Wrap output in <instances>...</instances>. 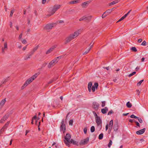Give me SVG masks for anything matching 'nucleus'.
I'll list each match as a JSON object with an SVG mask.
<instances>
[{"label": "nucleus", "instance_id": "nucleus-1", "mask_svg": "<svg viewBox=\"0 0 148 148\" xmlns=\"http://www.w3.org/2000/svg\"><path fill=\"white\" fill-rule=\"evenodd\" d=\"M80 30H78L74 33L69 35L65 39V41L64 42L65 44H66L69 42L71 40L76 38L80 34Z\"/></svg>", "mask_w": 148, "mask_h": 148}, {"label": "nucleus", "instance_id": "nucleus-2", "mask_svg": "<svg viewBox=\"0 0 148 148\" xmlns=\"http://www.w3.org/2000/svg\"><path fill=\"white\" fill-rule=\"evenodd\" d=\"M80 30H78L74 33L69 35L65 39V41L64 42L65 44H66L69 42L71 40L76 38L80 34Z\"/></svg>", "mask_w": 148, "mask_h": 148}, {"label": "nucleus", "instance_id": "nucleus-3", "mask_svg": "<svg viewBox=\"0 0 148 148\" xmlns=\"http://www.w3.org/2000/svg\"><path fill=\"white\" fill-rule=\"evenodd\" d=\"M40 74V72H38L35 73L31 77L28 79L25 83L21 87V89H23L28 84L32 82Z\"/></svg>", "mask_w": 148, "mask_h": 148}, {"label": "nucleus", "instance_id": "nucleus-4", "mask_svg": "<svg viewBox=\"0 0 148 148\" xmlns=\"http://www.w3.org/2000/svg\"><path fill=\"white\" fill-rule=\"evenodd\" d=\"M71 138V136L69 133H66V136H64V142L66 145L70 147L71 145L69 144V142L70 141V139Z\"/></svg>", "mask_w": 148, "mask_h": 148}, {"label": "nucleus", "instance_id": "nucleus-5", "mask_svg": "<svg viewBox=\"0 0 148 148\" xmlns=\"http://www.w3.org/2000/svg\"><path fill=\"white\" fill-rule=\"evenodd\" d=\"M62 58V56L58 57L53 60H52L49 64L48 66L49 68H50L56 64L59 60Z\"/></svg>", "mask_w": 148, "mask_h": 148}, {"label": "nucleus", "instance_id": "nucleus-6", "mask_svg": "<svg viewBox=\"0 0 148 148\" xmlns=\"http://www.w3.org/2000/svg\"><path fill=\"white\" fill-rule=\"evenodd\" d=\"M100 106V104L97 102H94L92 105V108L96 111H97Z\"/></svg>", "mask_w": 148, "mask_h": 148}, {"label": "nucleus", "instance_id": "nucleus-7", "mask_svg": "<svg viewBox=\"0 0 148 148\" xmlns=\"http://www.w3.org/2000/svg\"><path fill=\"white\" fill-rule=\"evenodd\" d=\"M64 119H63L61 123V125L60 126V130L61 131L62 130L63 133H65L66 130V126L64 124Z\"/></svg>", "mask_w": 148, "mask_h": 148}, {"label": "nucleus", "instance_id": "nucleus-8", "mask_svg": "<svg viewBox=\"0 0 148 148\" xmlns=\"http://www.w3.org/2000/svg\"><path fill=\"white\" fill-rule=\"evenodd\" d=\"M95 120L98 126H99L101 129L102 127V121L100 117L99 116L95 118Z\"/></svg>", "mask_w": 148, "mask_h": 148}, {"label": "nucleus", "instance_id": "nucleus-9", "mask_svg": "<svg viewBox=\"0 0 148 148\" xmlns=\"http://www.w3.org/2000/svg\"><path fill=\"white\" fill-rule=\"evenodd\" d=\"M55 25H56V23H51L47 24V32H49V30L51 29Z\"/></svg>", "mask_w": 148, "mask_h": 148}, {"label": "nucleus", "instance_id": "nucleus-10", "mask_svg": "<svg viewBox=\"0 0 148 148\" xmlns=\"http://www.w3.org/2000/svg\"><path fill=\"white\" fill-rule=\"evenodd\" d=\"M61 7L60 5H55L53 7L51 11L52 12V14H53L57 10L59 9Z\"/></svg>", "mask_w": 148, "mask_h": 148}, {"label": "nucleus", "instance_id": "nucleus-11", "mask_svg": "<svg viewBox=\"0 0 148 148\" xmlns=\"http://www.w3.org/2000/svg\"><path fill=\"white\" fill-rule=\"evenodd\" d=\"M89 141V138H86L82 140L79 143L80 145H83L87 144Z\"/></svg>", "mask_w": 148, "mask_h": 148}, {"label": "nucleus", "instance_id": "nucleus-12", "mask_svg": "<svg viewBox=\"0 0 148 148\" xmlns=\"http://www.w3.org/2000/svg\"><path fill=\"white\" fill-rule=\"evenodd\" d=\"M9 116V114H8L7 115L6 114L4 115L3 117L1 119L0 121V123H3L8 118Z\"/></svg>", "mask_w": 148, "mask_h": 148}, {"label": "nucleus", "instance_id": "nucleus-13", "mask_svg": "<svg viewBox=\"0 0 148 148\" xmlns=\"http://www.w3.org/2000/svg\"><path fill=\"white\" fill-rule=\"evenodd\" d=\"M98 86V84L97 83H95L94 84V86H93L92 87V91L93 92L95 91V88L96 89H97Z\"/></svg>", "mask_w": 148, "mask_h": 148}, {"label": "nucleus", "instance_id": "nucleus-14", "mask_svg": "<svg viewBox=\"0 0 148 148\" xmlns=\"http://www.w3.org/2000/svg\"><path fill=\"white\" fill-rule=\"evenodd\" d=\"M145 128H144L141 130L137 131L136 133L138 135L141 134H143L145 132Z\"/></svg>", "mask_w": 148, "mask_h": 148}, {"label": "nucleus", "instance_id": "nucleus-15", "mask_svg": "<svg viewBox=\"0 0 148 148\" xmlns=\"http://www.w3.org/2000/svg\"><path fill=\"white\" fill-rule=\"evenodd\" d=\"M72 143L73 145H76L77 146L79 145L78 142L74 140L73 139H71L69 142V144Z\"/></svg>", "mask_w": 148, "mask_h": 148}, {"label": "nucleus", "instance_id": "nucleus-16", "mask_svg": "<svg viewBox=\"0 0 148 148\" xmlns=\"http://www.w3.org/2000/svg\"><path fill=\"white\" fill-rule=\"evenodd\" d=\"M90 2L89 1H86L84 2H83L82 3V6L83 8H85L88 5V4Z\"/></svg>", "mask_w": 148, "mask_h": 148}, {"label": "nucleus", "instance_id": "nucleus-17", "mask_svg": "<svg viewBox=\"0 0 148 148\" xmlns=\"http://www.w3.org/2000/svg\"><path fill=\"white\" fill-rule=\"evenodd\" d=\"M56 48V47L55 46H53L51 47L49 50L47 51V54L51 53Z\"/></svg>", "mask_w": 148, "mask_h": 148}, {"label": "nucleus", "instance_id": "nucleus-18", "mask_svg": "<svg viewBox=\"0 0 148 148\" xmlns=\"http://www.w3.org/2000/svg\"><path fill=\"white\" fill-rule=\"evenodd\" d=\"M108 111V108L107 107H105L104 108L101 109V112L103 114L106 113Z\"/></svg>", "mask_w": 148, "mask_h": 148}, {"label": "nucleus", "instance_id": "nucleus-19", "mask_svg": "<svg viewBox=\"0 0 148 148\" xmlns=\"http://www.w3.org/2000/svg\"><path fill=\"white\" fill-rule=\"evenodd\" d=\"M8 49V47L7 45V43L6 42L4 43V48H2V53H4L5 52L4 49Z\"/></svg>", "mask_w": 148, "mask_h": 148}, {"label": "nucleus", "instance_id": "nucleus-20", "mask_svg": "<svg viewBox=\"0 0 148 148\" xmlns=\"http://www.w3.org/2000/svg\"><path fill=\"white\" fill-rule=\"evenodd\" d=\"M5 98L3 99L0 102V108H1L5 102Z\"/></svg>", "mask_w": 148, "mask_h": 148}, {"label": "nucleus", "instance_id": "nucleus-21", "mask_svg": "<svg viewBox=\"0 0 148 148\" xmlns=\"http://www.w3.org/2000/svg\"><path fill=\"white\" fill-rule=\"evenodd\" d=\"M92 82H90L88 83V89L89 92H90L91 91V87L92 86Z\"/></svg>", "mask_w": 148, "mask_h": 148}, {"label": "nucleus", "instance_id": "nucleus-22", "mask_svg": "<svg viewBox=\"0 0 148 148\" xmlns=\"http://www.w3.org/2000/svg\"><path fill=\"white\" fill-rule=\"evenodd\" d=\"M113 121L112 120H111V121H110V123H109V130H111V129H112V128L113 126Z\"/></svg>", "mask_w": 148, "mask_h": 148}, {"label": "nucleus", "instance_id": "nucleus-23", "mask_svg": "<svg viewBox=\"0 0 148 148\" xmlns=\"http://www.w3.org/2000/svg\"><path fill=\"white\" fill-rule=\"evenodd\" d=\"M92 16H89L86 17L85 16V20L86 21H90L91 20V18H92Z\"/></svg>", "mask_w": 148, "mask_h": 148}, {"label": "nucleus", "instance_id": "nucleus-24", "mask_svg": "<svg viewBox=\"0 0 148 148\" xmlns=\"http://www.w3.org/2000/svg\"><path fill=\"white\" fill-rule=\"evenodd\" d=\"M47 106L48 108H49V109H51L52 108H55L56 107V106L54 105H52V106L51 104H50V103H48V104L47 105Z\"/></svg>", "mask_w": 148, "mask_h": 148}, {"label": "nucleus", "instance_id": "nucleus-25", "mask_svg": "<svg viewBox=\"0 0 148 148\" xmlns=\"http://www.w3.org/2000/svg\"><path fill=\"white\" fill-rule=\"evenodd\" d=\"M118 128V124L114 125L113 129L114 131H116L117 130Z\"/></svg>", "mask_w": 148, "mask_h": 148}, {"label": "nucleus", "instance_id": "nucleus-26", "mask_svg": "<svg viewBox=\"0 0 148 148\" xmlns=\"http://www.w3.org/2000/svg\"><path fill=\"white\" fill-rule=\"evenodd\" d=\"M79 0H75L74 1H72L70 2V3L71 4H74L75 3H77L79 2Z\"/></svg>", "mask_w": 148, "mask_h": 148}, {"label": "nucleus", "instance_id": "nucleus-27", "mask_svg": "<svg viewBox=\"0 0 148 148\" xmlns=\"http://www.w3.org/2000/svg\"><path fill=\"white\" fill-rule=\"evenodd\" d=\"M119 1V0H115L114 1H113L112 2L110 3L109 4V5H113L114 4L118 2Z\"/></svg>", "mask_w": 148, "mask_h": 148}, {"label": "nucleus", "instance_id": "nucleus-28", "mask_svg": "<svg viewBox=\"0 0 148 148\" xmlns=\"http://www.w3.org/2000/svg\"><path fill=\"white\" fill-rule=\"evenodd\" d=\"M126 105L127 106L128 108H130L132 106V104L130 103L129 101L127 102Z\"/></svg>", "mask_w": 148, "mask_h": 148}, {"label": "nucleus", "instance_id": "nucleus-29", "mask_svg": "<svg viewBox=\"0 0 148 148\" xmlns=\"http://www.w3.org/2000/svg\"><path fill=\"white\" fill-rule=\"evenodd\" d=\"M54 104H56V107H60V105L58 101H56L55 102H54Z\"/></svg>", "mask_w": 148, "mask_h": 148}, {"label": "nucleus", "instance_id": "nucleus-30", "mask_svg": "<svg viewBox=\"0 0 148 148\" xmlns=\"http://www.w3.org/2000/svg\"><path fill=\"white\" fill-rule=\"evenodd\" d=\"M10 123V121L8 122L3 127V129H6L8 126L9 123Z\"/></svg>", "mask_w": 148, "mask_h": 148}, {"label": "nucleus", "instance_id": "nucleus-31", "mask_svg": "<svg viewBox=\"0 0 148 148\" xmlns=\"http://www.w3.org/2000/svg\"><path fill=\"white\" fill-rule=\"evenodd\" d=\"M126 17L124 15L123 16H122L121 18H120L117 22V23L123 20Z\"/></svg>", "mask_w": 148, "mask_h": 148}, {"label": "nucleus", "instance_id": "nucleus-32", "mask_svg": "<svg viewBox=\"0 0 148 148\" xmlns=\"http://www.w3.org/2000/svg\"><path fill=\"white\" fill-rule=\"evenodd\" d=\"M95 131V127L94 126H92L90 129V131L91 132H94Z\"/></svg>", "mask_w": 148, "mask_h": 148}, {"label": "nucleus", "instance_id": "nucleus-33", "mask_svg": "<svg viewBox=\"0 0 148 148\" xmlns=\"http://www.w3.org/2000/svg\"><path fill=\"white\" fill-rule=\"evenodd\" d=\"M103 137V133H101L99 134V139H101Z\"/></svg>", "mask_w": 148, "mask_h": 148}, {"label": "nucleus", "instance_id": "nucleus-34", "mask_svg": "<svg viewBox=\"0 0 148 148\" xmlns=\"http://www.w3.org/2000/svg\"><path fill=\"white\" fill-rule=\"evenodd\" d=\"M131 50L135 52L137 51V50L135 47H132L131 48Z\"/></svg>", "mask_w": 148, "mask_h": 148}, {"label": "nucleus", "instance_id": "nucleus-35", "mask_svg": "<svg viewBox=\"0 0 148 148\" xmlns=\"http://www.w3.org/2000/svg\"><path fill=\"white\" fill-rule=\"evenodd\" d=\"M15 11V10L14 9H13L11 11L10 16V17H12V16L14 12V11Z\"/></svg>", "mask_w": 148, "mask_h": 148}, {"label": "nucleus", "instance_id": "nucleus-36", "mask_svg": "<svg viewBox=\"0 0 148 148\" xmlns=\"http://www.w3.org/2000/svg\"><path fill=\"white\" fill-rule=\"evenodd\" d=\"M9 77H8V78H7L6 79H5L3 81H2L1 82V83L2 84H5L6 82H7L8 80V78Z\"/></svg>", "mask_w": 148, "mask_h": 148}, {"label": "nucleus", "instance_id": "nucleus-37", "mask_svg": "<svg viewBox=\"0 0 148 148\" xmlns=\"http://www.w3.org/2000/svg\"><path fill=\"white\" fill-rule=\"evenodd\" d=\"M144 80L143 79L140 81L138 83H137V86H140L141 85V83H142V82Z\"/></svg>", "mask_w": 148, "mask_h": 148}, {"label": "nucleus", "instance_id": "nucleus-38", "mask_svg": "<svg viewBox=\"0 0 148 148\" xmlns=\"http://www.w3.org/2000/svg\"><path fill=\"white\" fill-rule=\"evenodd\" d=\"M38 47H39V46H38V45L36 47H35L33 49V50H32V51L34 52L38 49Z\"/></svg>", "mask_w": 148, "mask_h": 148}, {"label": "nucleus", "instance_id": "nucleus-39", "mask_svg": "<svg viewBox=\"0 0 148 148\" xmlns=\"http://www.w3.org/2000/svg\"><path fill=\"white\" fill-rule=\"evenodd\" d=\"M90 50V48H89L83 53V55H84L87 54V53H88V52Z\"/></svg>", "mask_w": 148, "mask_h": 148}, {"label": "nucleus", "instance_id": "nucleus-40", "mask_svg": "<svg viewBox=\"0 0 148 148\" xmlns=\"http://www.w3.org/2000/svg\"><path fill=\"white\" fill-rule=\"evenodd\" d=\"M112 143V141L111 140H110L109 142L108 145V147H110Z\"/></svg>", "mask_w": 148, "mask_h": 148}, {"label": "nucleus", "instance_id": "nucleus-41", "mask_svg": "<svg viewBox=\"0 0 148 148\" xmlns=\"http://www.w3.org/2000/svg\"><path fill=\"white\" fill-rule=\"evenodd\" d=\"M112 11V9H108L105 12L106 13H107L108 14L110 13Z\"/></svg>", "mask_w": 148, "mask_h": 148}, {"label": "nucleus", "instance_id": "nucleus-42", "mask_svg": "<svg viewBox=\"0 0 148 148\" xmlns=\"http://www.w3.org/2000/svg\"><path fill=\"white\" fill-rule=\"evenodd\" d=\"M130 117L131 118H134V119H137V118H138V117L135 116L134 114H132V115H131L130 116Z\"/></svg>", "mask_w": 148, "mask_h": 148}, {"label": "nucleus", "instance_id": "nucleus-43", "mask_svg": "<svg viewBox=\"0 0 148 148\" xmlns=\"http://www.w3.org/2000/svg\"><path fill=\"white\" fill-rule=\"evenodd\" d=\"M136 72H133L132 73H131L130 74H129L128 75V76L129 77H130L132 76H133V75H134V74H136Z\"/></svg>", "mask_w": 148, "mask_h": 148}, {"label": "nucleus", "instance_id": "nucleus-44", "mask_svg": "<svg viewBox=\"0 0 148 148\" xmlns=\"http://www.w3.org/2000/svg\"><path fill=\"white\" fill-rule=\"evenodd\" d=\"M34 53V52L32 50L28 54L30 57Z\"/></svg>", "mask_w": 148, "mask_h": 148}, {"label": "nucleus", "instance_id": "nucleus-45", "mask_svg": "<svg viewBox=\"0 0 148 148\" xmlns=\"http://www.w3.org/2000/svg\"><path fill=\"white\" fill-rule=\"evenodd\" d=\"M34 53V52L32 50L28 54L30 57Z\"/></svg>", "mask_w": 148, "mask_h": 148}, {"label": "nucleus", "instance_id": "nucleus-46", "mask_svg": "<svg viewBox=\"0 0 148 148\" xmlns=\"http://www.w3.org/2000/svg\"><path fill=\"white\" fill-rule=\"evenodd\" d=\"M30 58V57L29 56L28 54H27L26 56L24 58V60H27L29 58Z\"/></svg>", "mask_w": 148, "mask_h": 148}, {"label": "nucleus", "instance_id": "nucleus-47", "mask_svg": "<svg viewBox=\"0 0 148 148\" xmlns=\"http://www.w3.org/2000/svg\"><path fill=\"white\" fill-rule=\"evenodd\" d=\"M73 121L72 120H71L69 122V124L70 125L72 126L73 125Z\"/></svg>", "mask_w": 148, "mask_h": 148}, {"label": "nucleus", "instance_id": "nucleus-48", "mask_svg": "<svg viewBox=\"0 0 148 148\" xmlns=\"http://www.w3.org/2000/svg\"><path fill=\"white\" fill-rule=\"evenodd\" d=\"M114 112L112 110H110L109 111L108 114V115H111V114L113 113Z\"/></svg>", "mask_w": 148, "mask_h": 148}, {"label": "nucleus", "instance_id": "nucleus-49", "mask_svg": "<svg viewBox=\"0 0 148 148\" xmlns=\"http://www.w3.org/2000/svg\"><path fill=\"white\" fill-rule=\"evenodd\" d=\"M93 114H94V116H95V118H97L98 117H99V116H98L97 114H96V112L95 111H93L92 112Z\"/></svg>", "mask_w": 148, "mask_h": 148}, {"label": "nucleus", "instance_id": "nucleus-50", "mask_svg": "<svg viewBox=\"0 0 148 148\" xmlns=\"http://www.w3.org/2000/svg\"><path fill=\"white\" fill-rule=\"evenodd\" d=\"M137 119H138V121L140 122V123H142L143 121L141 118H139V117H138V118H137Z\"/></svg>", "mask_w": 148, "mask_h": 148}, {"label": "nucleus", "instance_id": "nucleus-51", "mask_svg": "<svg viewBox=\"0 0 148 148\" xmlns=\"http://www.w3.org/2000/svg\"><path fill=\"white\" fill-rule=\"evenodd\" d=\"M55 80H54V79H52L47 84H50L51 83H52L53 81H54Z\"/></svg>", "mask_w": 148, "mask_h": 148}, {"label": "nucleus", "instance_id": "nucleus-52", "mask_svg": "<svg viewBox=\"0 0 148 148\" xmlns=\"http://www.w3.org/2000/svg\"><path fill=\"white\" fill-rule=\"evenodd\" d=\"M85 16H84L80 18L79 19V21H83L84 20H85Z\"/></svg>", "mask_w": 148, "mask_h": 148}, {"label": "nucleus", "instance_id": "nucleus-53", "mask_svg": "<svg viewBox=\"0 0 148 148\" xmlns=\"http://www.w3.org/2000/svg\"><path fill=\"white\" fill-rule=\"evenodd\" d=\"M84 131L85 134H86L87 133V127H85L84 129Z\"/></svg>", "mask_w": 148, "mask_h": 148}, {"label": "nucleus", "instance_id": "nucleus-54", "mask_svg": "<svg viewBox=\"0 0 148 148\" xmlns=\"http://www.w3.org/2000/svg\"><path fill=\"white\" fill-rule=\"evenodd\" d=\"M134 122L135 123L137 126L139 127H140V124L138 123V122L137 121H134Z\"/></svg>", "mask_w": 148, "mask_h": 148}, {"label": "nucleus", "instance_id": "nucleus-55", "mask_svg": "<svg viewBox=\"0 0 148 148\" xmlns=\"http://www.w3.org/2000/svg\"><path fill=\"white\" fill-rule=\"evenodd\" d=\"M102 104L101 106L102 107H104L105 105L106 104V101H103L102 102Z\"/></svg>", "mask_w": 148, "mask_h": 148}, {"label": "nucleus", "instance_id": "nucleus-56", "mask_svg": "<svg viewBox=\"0 0 148 148\" xmlns=\"http://www.w3.org/2000/svg\"><path fill=\"white\" fill-rule=\"evenodd\" d=\"M106 13V12H104L102 15V18H104L107 15V14H105Z\"/></svg>", "mask_w": 148, "mask_h": 148}, {"label": "nucleus", "instance_id": "nucleus-57", "mask_svg": "<svg viewBox=\"0 0 148 148\" xmlns=\"http://www.w3.org/2000/svg\"><path fill=\"white\" fill-rule=\"evenodd\" d=\"M141 45L143 46H145L146 45V41H143L141 44Z\"/></svg>", "mask_w": 148, "mask_h": 148}, {"label": "nucleus", "instance_id": "nucleus-58", "mask_svg": "<svg viewBox=\"0 0 148 148\" xmlns=\"http://www.w3.org/2000/svg\"><path fill=\"white\" fill-rule=\"evenodd\" d=\"M22 42L23 44H26L27 42V41L25 39H23Z\"/></svg>", "mask_w": 148, "mask_h": 148}, {"label": "nucleus", "instance_id": "nucleus-59", "mask_svg": "<svg viewBox=\"0 0 148 148\" xmlns=\"http://www.w3.org/2000/svg\"><path fill=\"white\" fill-rule=\"evenodd\" d=\"M131 10H130V11H129L127 14H125L124 15L126 17L131 12Z\"/></svg>", "mask_w": 148, "mask_h": 148}, {"label": "nucleus", "instance_id": "nucleus-60", "mask_svg": "<svg viewBox=\"0 0 148 148\" xmlns=\"http://www.w3.org/2000/svg\"><path fill=\"white\" fill-rule=\"evenodd\" d=\"M37 114H36V115L34 116L32 118V119H33V120L34 119H35V120H36V119H37Z\"/></svg>", "mask_w": 148, "mask_h": 148}, {"label": "nucleus", "instance_id": "nucleus-61", "mask_svg": "<svg viewBox=\"0 0 148 148\" xmlns=\"http://www.w3.org/2000/svg\"><path fill=\"white\" fill-rule=\"evenodd\" d=\"M134 121H135V120L134 119H130L129 120V122L131 123H132L133 122H134Z\"/></svg>", "mask_w": 148, "mask_h": 148}, {"label": "nucleus", "instance_id": "nucleus-62", "mask_svg": "<svg viewBox=\"0 0 148 148\" xmlns=\"http://www.w3.org/2000/svg\"><path fill=\"white\" fill-rule=\"evenodd\" d=\"M52 14V12L51 11V14H47V16L49 17V16H51V15H52L53 14Z\"/></svg>", "mask_w": 148, "mask_h": 148}, {"label": "nucleus", "instance_id": "nucleus-63", "mask_svg": "<svg viewBox=\"0 0 148 148\" xmlns=\"http://www.w3.org/2000/svg\"><path fill=\"white\" fill-rule=\"evenodd\" d=\"M22 34H23L22 33H21L19 35V39H21V38L22 36Z\"/></svg>", "mask_w": 148, "mask_h": 148}, {"label": "nucleus", "instance_id": "nucleus-64", "mask_svg": "<svg viewBox=\"0 0 148 148\" xmlns=\"http://www.w3.org/2000/svg\"><path fill=\"white\" fill-rule=\"evenodd\" d=\"M46 2V0H42V3L43 4H45Z\"/></svg>", "mask_w": 148, "mask_h": 148}]
</instances>
